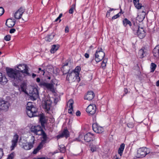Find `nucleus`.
Returning a JSON list of instances; mask_svg holds the SVG:
<instances>
[{
    "instance_id": "obj_24",
    "label": "nucleus",
    "mask_w": 159,
    "mask_h": 159,
    "mask_svg": "<svg viewBox=\"0 0 159 159\" xmlns=\"http://www.w3.org/2000/svg\"><path fill=\"white\" fill-rule=\"evenodd\" d=\"M154 56L156 57H159V46H157L153 49Z\"/></svg>"
},
{
    "instance_id": "obj_47",
    "label": "nucleus",
    "mask_w": 159,
    "mask_h": 159,
    "mask_svg": "<svg viewBox=\"0 0 159 159\" xmlns=\"http://www.w3.org/2000/svg\"><path fill=\"white\" fill-rule=\"evenodd\" d=\"M14 157V154L13 153H11L10 155H9L7 158V159H13V158Z\"/></svg>"
},
{
    "instance_id": "obj_62",
    "label": "nucleus",
    "mask_w": 159,
    "mask_h": 159,
    "mask_svg": "<svg viewBox=\"0 0 159 159\" xmlns=\"http://www.w3.org/2000/svg\"><path fill=\"white\" fill-rule=\"evenodd\" d=\"M156 85L159 87V80L157 81L156 84Z\"/></svg>"
},
{
    "instance_id": "obj_33",
    "label": "nucleus",
    "mask_w": 159,
    "mask_h": 159,
    "mask_svg": "<svg viewBox=\"0 0 159 159\" xmlns=\"http://www.w3.org/2000/svg\"><path fill=\"white\" fill-rule=\"evenodd\" d=\"M46 71L47 72L50 73L52 72L53 73H54L53 67L51 65H48V66L46 68Z\"/></svg>"
},
{
    "instance_id": "obj_32",
    "label": "nucleus",
    "mask_w": 159,
    "mask_h": 159,
    "mask_svg": "<svg viewBox=\"0 0 159 159\" xmlns=\"http://www.w3.org/2000/svg\"><path fill=\"white\" fill-rule=\"evenodd\" d=\"M134 2L135 7L138 9H139L142 7L141 5L139 3V0H134Z\"/></svg>"
},
{
    "instance_id": "obj_53",
    "label": "nucleus",
    "mask_w": 159,
    "mask_h": 159,
    "mask_svg": "<svg viewBox=\"0 0 159 159\" xmlns=\"http://www.w3.org/2000/svg\"><path fill=\"white\" fill-rule=\"evenodd\" d=\"M81 114V113L79 111H77L76 113V115L77 116H79Z\"/></svg>"
},
{
    "instance_id": "obj_35",
    "label": "nucleus",
    "mask_w": 159,
    "mask_h": 159,
    "mask_svg": "<svg viewBox=\"0 0 159 159\" xmlns=\"http://www.w3.org/2000/svg\"><path fill=\"white\" fill-rule=\"evenodd\" d=\"M123 24L125 26H126L127 25H129V26L131 25V23L130 21L127 19L125 18L123 21Z\"/></svg>"
},
{
    "instance_id": "obj_57",
    "label": "nucleus",
    "mask_w": 159,
    "mask_h": 159,
    "mask_svg": "<svg viewBox=\"0 0 159 159\" xmlns=\"http://www.w3.org/2000/svg\"><path fill=\"white\" fill-rule=\"evenodd\" d=\"M36 81L39 83V84L41 82H40V79L39 78H38L36 79Z\"/></svg>"
},
{
    "instance_id": "obj_38",
    "label": "nucleus",
    "mask_w": 159,
    "mask_h": 159,
    "mask_svg": "<svg viewBox=\"0 0 159 159\" xmlns=\"http://www.w3.org/2000/svg\"><path fill=\"white\" fill-rule=\"evenodd\" d=\"M59 147L60 148V152L63 153H64L66 150L65 146H64V145H60L59 146Z\"/></svg>"
},
{
    "instance_id": "obj_5",
    "label": "nucleus",
    "mask_w": 159,
    "mask_h": 159,
    "mask_svg": "<svg viewBox=\"0 0 159 159\" xmlns=\"http://www.w3.org/2000/svg\"><path fill=\"white\" fill-rule=\"evenodd\" d=\"M105 53L102 51L101 48L97 50L95 54L94 60L97 62H98L102 60L105 56Z\"/></svg>"
},
{
    "instance_id": "obj_50",
    "label": "nucleus",
    "mask_w": 159,
    "mask_h": 159,
    "mask_svg": "<svg viewBox=\"0 0 159 159\" xmlns=\"http://www.w3.org/2000/svg\"><path fill=\"white\" fill-rule=\"evenodd\" d=\"M16 31V30L15 29L13 28L10 30V33L11 34L14 33Z\"/></svg>"
},
{
    "instance_id": "obj_7",
    "label": "nucleus",
    "mask_w": 159,
    "mask_h": 159,
    "mask_svg": "<svg viewBox=\"0 0 159 159\" xmlns=\"http://www.w3.org/2000/svg\"><path fill=\"white\" fill-rule=\"evenodd\" d=\"M39 85L41 87L46 88L52 92H55L54 85L52 84L47 83L42 81L39 84Z\"/></svg>"
},
{
    "instance_id": "obj_17",
    "label": "nucleus",
    "mask_w": 159,
    "mask_h": 159,
    "mask_svg": "<svg viewBox=\"0 0 159 159\" xmlns=\"http://www.w3.org/2000/svg\"><path fill=\"white\" fill-rule=\"evenodd\" d=\"M51 103L52 102L49 99H46L44 101L43 103L44 105H43V107L47 111H48L50 110L51 107Z\"/></svg>"
},
{
    "instance_id": "obj_49",
    "label": "nucleus",
    "mask_w": 159,
    "mask_h": 159,
    "mask_svg": "<svg viewBox=\"0 0 159 159\" xmlns=\"http://www.w3.org/2000/svg\"><path fill=\"white\" fill-rule=\"evenodd\" d=\"M127 126L129 128H132L133 127V124L132 123H128Z\"/></svg>"
},
{
    "instance_id": "obj_36",
    "label": "nucleus",
    "mask_w": 159,
    "mask_h": 159,
    "mask_svg": "<svg viewBox=\"0 0 159 159\" xmlns=\"http://www.w3.org/2000/svg\"><path fill=\"white\" fill-rule=\"evenodd\" d=\"M144 53V50L143 49L140 50L138 52V55L140 58H142L144 57L143 54Z\"/></svg>"
},
{
    "instance_id": "obj_8",
    "label": "nucleus",
    "mask_w": 159,
    "mask_h": 159,
    "mask_svg": "<svg viewBox=\"0 0 159 159\" xmlns=\"http://www.w3.org/2000/svg\"><path fill=\"white\" fill-rule=\"evenodd\" d=\"M31 140L32 142L26 143H23V144L21 145L22 147L25 150H29L30 149L33 147V145L34 144V141L35 140L34 137V136H32L31 138Z\"/></svg>"
},
{
    "instance_id": "obj_42",
    "label": "nucleus",
    "mask_w": 159,
    "mask_h": 159,
    "mask_svg": "<svg viewBox=\"0 0 159 159\" xmlns=\"http://www.w3.org/2000/svg\"><path fill=\"white\" fill-rule=\"evenodd\" d=\"M38 73H39L40 75H43L45 73V72L44 70H42L41 68H39Z\"/></svg>"
},
{
    "instance_id": "obj_63",
    "label": "nucleus",
    "mask_w": 159,
    "mask_h": 159,
    "mask_svg": "<svg viewBox=\"0 0 159 159\" xmlns=\"http://www.w3.org/2000/svg\"><path fill=\"white\" fill-rule=\"evenodd\" d=\"M36 75L34 73H33L32 74V77L33 78H34L36 76Z\"/></svg>"
},
{
    "instance_id": "obj_11",
    "label": "nucleus",
    "mask_w": 159,
    "mask_h": 159,
    "mask_svg": "<svg viewBox=\"0 0 159 159\" xmlns=\"http://www.w3.org/2000/svg\"><path fill=\"white\" fill-rule=\"evenodd\" d=\"M30 130L36 135H41L43 133V130L40 126L37 125L32 126L30 129Z\"/></svg>"
},
{
    "instance_id": "obj_26",
    "label": "nucleus",
    "mask_w": 159,
    "mask_h": 159,
    "mask_svg": "<svg viewBox=\"0 0 159 159\" xmlns=\"http://www.w3.org/2000/svg\"><path fill=\"white\" fill-rule=\"evenodd\" d=\"M59 45L54 44L52 45V48L50 50V52L51 53H53L56 52L59 48Z\"/></svg>"
},
{
    "instance_id": "obj_44",
    "label": "nucleus",
    "mask_w": 159,
    "mask_h": 159,
    "mask_svg": "<svg viewBox=\"0 0 159 159\" xmlns=\"http://www.w3.org/2000/svg\"><path fill=\"white\" fill-rule=\"evenodd\" d=\"M4 12V8L2 7H0V16L2 15Z\"/></svg>"
},
{
    "instance_id": "obj_46",
    "label": "nucleus",
    "mask_w": 159,
    "mask_h": 159,
    "mask_svg": "<svg viewBox=\"0 0 159 159\" xmlns=\"http://www.w3.org/2000/svg\"><path fill=\"white\" fill-rule=\"evenodd\" d=\"M62 16V13H61L59 15V16L55 20V22H57L58 20H59V22H60L61 21V20L60 19L61 17Z\"/></svg>"
},
{
    "instance_id": "obj_48",
    "label": "nucleus",
    "mask_w": 159,
    "mask_h": 159,
    "mask_svg": "<svg viewBox=\"0 0 159 159\" xmlns=\"http://www.w3.org/2000/svg\"><path fill=\"white\" fill-rule=\"evenodd\" d=\"M120 16V15H119V13H118V14L113 16L112 17V19H115L118 18Z\"/></svg>"
},
{
    "instance_id": "obj_54",
    "label": "nucleus",
    "mask_w": 159,
    "mask_h": 159,
    "mask_svg": "<svg viewBox=\"0 0 159 159\" xmlns=\"http://www.w3.org/2000/svg\"><path fill=\"white\" fill-rule=\"evenodd\" d=\"M58 101V99L57 98H56L54 99V102L55 104L57 103Z\"/></svg>"
},
{
    "instance_id": "obj_20",
    "label": "nucleus",
    "mask_w": 159,
    "mask_h": 159,
    "mask_svg": "<svg viewBox=\"0 0 159 159\" xmlns=\"http://www.w3.org/2000/svg\"><path fill=\"white\" fill-rule=\"evenodd\" d=\"M94 95L93 93V91L88 92L87 95L84 97L85 99H86L89 101L91 100L94 98Z\"/></svg>"
},
{
    "instance_id": "obj_45",
    "label": "nucleus",
    "mask_w": 159,
    "mask_h": 159,
    "mask_svg": "<svg viewBox=\"0 0 159 159\" xmlns=\"http://www.w3.org/2000/svg\"><path fill=\"white\" fill-rule=\"evenodd\" d=\"M11 39V36L10 35H8L5 36L4 37V39L7 41L10 40Z\"/></svg>"
},
{
    "instance_id": "obj_40",
    "label": "nucleus",
    "mask_w": 159,
    "mask_h": 159,
    "mask_svg": "<svg viewBox=\"0 0 159 159\" xmlns=\"http://www.w3.org/2000/svg\"><path fill=\"white\" fill-rule=\"evenodd\" d=\"M156 65L154 63H152L151 66V72H153L155 70L156 67Z\"/></svg>"
},
{
    "instance_id": "obj_3",
    "label": "nucleus",
    "mask_w": 159,
    "mask_h": 159,
    "mask_svg": "<svg viewBox=\"0 0 159 159\" xmlns=\"http://www.w3.org/2000/svg\"><path fill=\"white\" fill-rule=\"evenodd\" d=\"M134 33L136 34L140 39L143 38L145 36V32L143 28H140L139 26H135L133 27Z\"/></svg>"
},
{
    "instance_id": "obj_60",
    "label": "nucleus",
    "mask_w": 159,
    "mask_h": 159,
    "mask_svg": "<svg viewBox=\"0 0 159 159\" xmlns=\"http://www.w3.org/2000/svg\"><path fill=\"white\" fill-rule=\"evenodd\" d=\"M69 62L68 61V62H66L65 64L64 65H63V66H67L68 65V64H69Z\"/></svg>"
},
{
    "instance_id": "obj_58",
    "label": "nucleus",
    "mask_w": 159,
    "mask_h": 159,
    "mask_svg": "<svg viewBox=\"0 0 159 159\" xmlns=\"http://www.w3.org/2000/svg\"><path fill=\"white\" fill-rule=\"evenodd\" d=\"M84 56L85 57L87 58H88L89 57V54L87 53L85 54Z\"/></svg>"
},
{
    "instance_id": "obj_41",
    "label": "nucleus",
    "mask_w": 159,
    "mask_h": 159,
    "mask_svg": "<svg viewBox=\"0 0 159 159\" xmlns=\"http://www.w3.org/2000/svg\"><path fill=\"white\" fill-rule=\"evenodd\" d=\"M55 35L53 34H52L50 35H48V37H46L47 40L49 42H50L52 39Z\"/></svg>"
},
{
    "instance_id": "obj_51",
    "label": "nucleus",
    "mask_w": 159,
    "mask_h": 159,
    "mask_svg": "<svg viewBox=\"0 0 159 159\" xmlns=\"http://www.w3.org/2000/svg\"><path fill=\"white\" fill-rule=\"evenodd\" d=\"M3 153L2 149H0V159H1L2 157L3 156Z\"/></svg>"
},
{
    "instance_id": "obj_9",
    "label": "nucleus",
    "mask_w": 159,
    "mask_h": 159,
    "mask_svg": "<svg viewBox=\"0 0 159 159\" xmlns=\"http://www.w3.org/2000/svg\"><path fill=\"white\" fill-rule=\"evenodd\" d=\"M10 106L9 102L4 100L0 99V110L7 111Z\"/></svg>"
},
{
    "instance_id": "obj_1",
    "label": "nucleus",
    "mask_w": 159,
    "mask_h": 159,
    "mask_svg": "<svg viewBox=\"0 0 159 159\" xmlns=\"http://www.w3.org/2000/svg\"><path fill=\"white\" fill-rule=\"evenodd\" d=\"M17 68L18 70L10 68L7 70V73L8 76L13 81L18 82L21 81L23 77L20 72L25 74L26 75L30 76L28 71V67L25 64H19Z\"/></svg>"
},
{
    "instance_id": "obj_55",
    "label": "nucleus",
    "mask_w": 159,
    "mask_h": 159,
    "mask_svg": "<svg viewBox=\"0 0 159 159\" xmlns=\"http://www.w3.org/2000/svg\"><path fill=\"white\" fill-rule=\"evenodd\" d=\"M91 150L92 152H93L96 151V149L95 147H91Z\"/></svg>"
},
{
    "instance_id": "obj_18",
    "label": "nucleus",
    "mask_w": 159,
    "mask_h": 159,
    "mask_svg": "<svg viewBox=\"0 0 159 159\" xmlns=\"http://www.w3.org/2000/svg\"><path fill=\"white\" fill-rule=\"evenodd\" d=\"M74 102L72 100H70L67 103V105L69 109L68 110V112L70 114H72V111L73 110V104Z\"/></svg>"
},
{
    "instance_id": "obj_28",
    "label": "nucleus",
    "mask_w": 159,
    "mask_h": 159,
    "mask_svg": "<svg viewBox=\"0 0 159 159\" xmlns=\"http://www.w3.org/2000/svg\"><path fill=\"white\" fill-rule=\"evenodd\" d=\"M39 120L40 121L41 125L43 126L45 123V119L44 116L43 114L40 115L39 116Z\"/></svg>"
},
{
    "instance_id": "obj_39",
    "label": "nucleus",
    "mask_w": 159,
    "mask_h": 159,
    "mask_svg": "<svg viewBox=\"0 0 159 159\" xmlns=\"http://www.w3.org/2000/svg\"><path fill=\"white\" fill-rule=\"evenodd\" d=\"M75 4H73L70 9L69 10V13L70 14H72L74 10L75 9Z\"/></svg>"
},
{
    "instance_id": "obj_15",
    "label": "nucleus",
    "mask_w": 159,
    "mask_h": 159,
    "mask_svg": "<svg viewBox=\"0 0 159 159\" xmlns=\"http://www.w3.org/2000/svg\"><path fill=\"white\" fill-rule=\"evenodd\" d=\"M84 139L86 142H88L93 141L94 139V136L91 133H88L84 135Z\"/></svg>"
},
{
    "instance_id": "obj_22",
    "label": "nucleus",
    "mask_w": 159,
    "mask_h": 159,
    "mask_svg": "<svg viewBox=\"0 0 159 159\" xmlns=\"http://www.w3.org/2000/svg\"><path fill=\"white\" fill-rule=\"evenodd\" d=\"M8 81L6 77L4 76H3L2 73H0V82L2 84H6Z\"/></svg>"
},
{
    "instance_id": "obj_10",
    "label": "nucleus",
    "mask_w": 159,
    "mask_h": 159,
    "mask_svg": "<svg viewBox=\"0 0 159 159\" xmlns=\"http://www.w3.org/2000/svg\"><path fill=\"white\" fill-rule=\"evenodd\" d=\"M147 149L145 147L139 148L137 151V157L139 158L144 157L148 154L147 152Z\"/></svg>"
},
{
    "instance_id": "obj_21",
    "label": "nucleus",
    "mask_w": 159,
    "mask_h": 159,
    "mask_svg": "<svg viewBox=\"0 0 159 159\" xmlns=\"http://www.w3.org/2000/svg\"><path fill=\"white\" fill-rule=\"evenodd\" d=\"M69 132L67 129H65L61 134L58 135L57 136L58 139L65 137L66 138L68 137L69 136Z\"/></svg>"
},
{
    "instance_id": "obj_56",
    "label": "nucleus",
    "mask_w": 159,
    "mask_h": 159,
    "mask_svg": "<svg viewBox=\"0 0 159 159\" xmlns=\"http://www.w3.org/2000/svg\"><path fill=\"white\" fill-rule=\"evenodd\" d=\"M65 32L66 33H68L69 32V28L68 26H66L65 29Z\"/></svg>"
},
{
    "instance_id": "obj_43",
    "label": "nucleus",
    "mask_w": 159,
    "mask_h": 159,
    "mask_svg": "<svg viewBox=\"0 0 159 159\" xmlns=\"http://www.w3.org/2000/svg\"><path fill=\"white\" fill-rule=\"evenodd\" d=\"M80 67H79V66H77L75 68V70L74 71H72V72H73L75 73H76L77 72L79 75V72L80 71Z\"/></svg>"
},
{
    "instance_id": "obj_34",
    "label": "nucleus",
    "mask_w": 159,
    "mask_h": 159,
    "mask_svg": "<svg viewBox=\"0 0 159 159\" xmlns=\"http://www.w3.org/2000/svg\"><path fill=\"white\" fill-rule=\"evenodd\" d=\"M41 134H42V135L43 140H42V142L41 143H42H42H46V141L47 140V135H46V133H44L43 130V133H42V134L41 135Z\"/></svg>"
},
{
    "instance_id": "obj_37",
    "label": "nucleus",
    "mask_w": 159,
    "mask_h": 159,
    "mask_svg": "<svg viewBox=\"0 0 159 159\" xmlns=\"http://www.w3.org/2000/svg\"><path fill=\"white\" fill-rule=\"evenodd\" d=\"M107 62V59H104L103 60L101 64L102 67L104 69L106 66V63Z\"/></svg>"
},
{
    "instance_id": "obj_14",
    "label": "nucleus",
    "mask_w": 159,
    "mask_h": 159,
    "mask_svg": "<svg viewBox=\"0 0 159 159\" xmlns=\"http://www.w3.org/2000/svg\"><path fill=\"white\" fill-rule=\"evenodd\" d=\"M18 138L19 136L17 134H16L14 135L13 138L11 141L12 144L11 146V151L14 150L15 148L17 146Z\"/></svg>"
},
{
    "instance_id": "obj_6",
    "label": "nucleus",
    "mask_w": 159,
    "mask_h": 159,
    "mask_svg": "<svg viewBox=\"0 0 159 159\" xmlns=\"http://www.w3.org/2000/svg\"><path fill=\"white\" fill-rule=\"evenodd\" d=\"M29 95L30 99L33 101L36 100L39 96V92L36 88H32L30 90Z\"/></svg>"
},
{
    "instance_id": "obj_16",
    "label": "nucleus",
    "mask_w": 159,
    "mask_h": 159,
    "mask_svg": "<svg viewBox=\"0 0 159 159\" xmlns=\"http://www.w3.org/2000/svg\"><path fill=\"white\" fill-rule=\"evenodd\" d=\"M24 11V9L20 7L15 13V18L17 19H20Z\"/></svg>"
},
{
    "instance_id": "obj_27",
    "label": "nucleus",
    "mask_w": 159,
    "mask_h": 159,
    "mask_svg": "<svg viewBox=\"0 0 159 159\" xmlns=\"http://www.w3.org/2000/svg\"><path fill=\"white\" fill-rule=\"evenodd\" d=\"M20 89L21 91L24 92V93H27L26 92V84L24 82L22 83L20 85Z\"/></svg>"
},
{
    "instance_id": "obj_52",
    "label": "nucleus",
    "mask_w": 159,
    "mask_h": 159,
    "mask_svg": "<svg viewBox=\"0 0 159 159\" xmlns=\"http://www.w3.org/2000/svg\"><path fill=\"white\" fill-rule=\"evenodd\" d=\"M84 136V135H82V134H80L79 135V137H78V138H79V141H81V139L83 138Z\"/></svg>"
},
{
    "instance_id": "obj_19",
    "label": "nucleus",
    "mask_w": 159,
    "mask_h": 159,
    "mask_svg": "<svg viewBox=\"0 0 159 159\" xmlns=\"http://www.w3.org/2000/svg\"><path fill=\"white\" fill-rule=\"evenodd\" d=\"M15 24V21L11 19H7L6 23V25L9 28H11L13 27Z\"/></svg>"
},
{
    "instance_id": "obj_64",
    "label": "nucleus",
    "mask_w": 159,
    "mask_h": 159,
    "mask_svg": "<svg viewBox=\"0 0 159 159\" xmlns=\"http://www.w3.org/2000/svg\"><path fill=\"white\" fill-rule=\"evenodd\" d=\"M114 10V9L110 8V10H109V11H113V10Z\"/></svg>"
},
{
    "instance_id": "obj_23",
    "label": "nucleus",
    "mask_w": 159,
    "mask_h": 159,
    "mask_svg": "<svg viewBox=\"0 0 159 159\" xmlns=\"http://www.w3.org/2000/svg\"><path fill=\"white\" fill-rule=\"evenodd\" d=\"M8 81L6 77L4 76H3L2 73H0V82L2 84H6Z\"/></svg>"
},
{
    "instance_id": "obj_4",
    "label": "nucleus",
    "mask_w": 159,
    "mask_h": 159,
    "mask_svg": "<svg viewBox=\"0 0 159 159\" xmlns=\"http://www.w3.org/2000/svg\"><path fill=\"white\" fill-rule=\"evenodd\" d=\"M66 80L71 82L75 81L79 82L80 80V78L77 73H75V72H72L68 74L66 76Z\"/></svg>"
},
{
    "instance_id": "obj_59",
    "label": "nucleus",
    "mask_w": 159,
    "mask_h": 159,
    "mask_svg": "<svg viewBox=\"0 0 159 159\" xmlns=\"http://www.w3.org/2000/svg\"><path fill=\"white\" fill-rule=\"evenodd\" d=\"M110 11H108L107 13L106 16L108 17L110 16Z\"/></svg>"
},
{
    "instance_id": "obj_31",
    "label": "nucleus",
    "mask_w": 159,
    "mask_h": 159,
    "mask_svg": "<svg viewBox=\"0 0 159 159\" xmlns=\"http://www.w3.org/2000/svg\"><path fill=\"white\" fill-rule=\"evenodd\" d=\"M43 144L42 143H40V144L37 147V148L35 149L33 152V153L34 154H36L38 152L41 148H43Z\"/></svg>"
},
{
    "instance_id": "obj_25",
    "label": "nucleus",
    "mask_w": 159,
    "mask_h": 159,
    "mask_svg": "<svg viewBox=\"0 0 159 159\" xmlns=\"http://www.w3.org/2000/svg\"><path fill=\"white\" fill-rule=\"evenodd\" d=\"M70 68L69 66H63L61 68V70L63 73V74H66L69 73Z\"/></svg>"
},
{
    "instance_id": "obj_12",
    "label": "nucleus",
    "mask_w": 159,
    "mask_h": 159,
    "mask_svg": "<svg viewBox=\"0 0 159 159\" xmlns=\"http://www.w3.org/2000/svg\"><path fill=\"white\" fill-rule=\"evenodd\" d=\"M96 111V107L95 105H90L86 109L87 112L91 115L94 114Z\"/></svg>"
},
{
    "instance_id": "obj_13",
    "label": "nucleus",
    "mask_w": 159,
    "mask_h": 159,
    "mask_svg": "<svg viewBox=\"0 0 159 159\" xmlns=\"http://www.w3.org/2000/svg\"><path fill=\"white\" fill-rule=\"evenodd\" d=\"M92 128L93 131L97 133H101L104 130L103 127L99 126L97 123L93 124Z\"/></svg>"
},
{
    "instance_id": "obj_29",
    "label": "nucleus",
    "mask_w": 159,
    "mask_h": 159,
    "mask_svg": "<svg viewBox=\"0 0 159 159\" xmlns=\"http://www.w3.org/2000/svg\"><path fill=\"white\" fill-rule=\"evenodd\" d=\"M125 145L124 143L121 144L119 148L118 149V153L121 156L122 155L124 149Z\"/></svg>"
},
{
    "instance_id": "obj_30",
    "label": "nucleus",
    "mask_w": 159,
    "mask_h": 159,
    "mask_svg": "<svg viewBox=\"0 0 159 159\" xmlns=\"http://www.w3.org/2000/svg\"><path fill=\"white\" fill-rule=\"evenodd\" d=\"M145 18V14L138 15L136 17V20L139 22H142Z\"/></svg>"
},
{
    "instance_id": "obj_2",
    "label": "nucleus",
    "mask_w": 159,
    "mask_h": 159,
    "mask_svg": "<svg viewBox=\"0 0 159 159\" xmlns=\"http://www.w3.org/2000/svg\"><path fill=\"white\" fill-rule=\"evenodd\" d=\"M27 114L30 117L38 116L37 109L32 105V102H28L26 107Z\"/></svg>"
},
{
    "instance_id": "obj_61",
    "label": "nucleus",
    "mask_w": 159,
    "mask_h": 159,
    "mask_svg": "<svg viewBox=\"0 0 159 159\" xmlns=\"http://www.w3.org/2000/svg\"><path fill=\"white\" fill-rule=\"evenodd\" d=\"M124 91L125 93V94H126L128 92V90L127 89L125 88L124 90Z\"/></svg>"
}]
</instances>
